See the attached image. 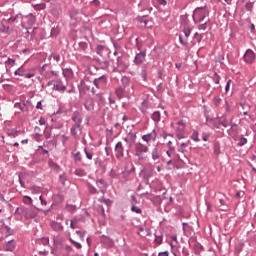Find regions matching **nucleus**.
Returning a JSON list of instances; mask_svg holds the SVG:
<instances>
[{
	"label": "nucleus",
	"instance_id": "nucleus-2",
	"mask_svg": "<svg viewBox=\"0 0 256 256\" xmlns=\"http://www.w3.org/2000/svg\"><path fill=\"white\" fill-rule=\"evenodd\" d=\"M207 15H209V11L206 7L196 8L193 14L194 23H201Z\"/></svg>",
	"mask_w": 256,
	"mask_h": 256
},
{
	"label": "nucleus",
	"instance_id": "nucleus-61",
	"mask_svg": "<svg viewBox=\"0 0 256 256\" xmlns=\"http://www.w3.org/2000/svg\"><path fill=\"white\" fill-rule=\"evenodd\" d=\"M130 139H131L132 143H134L135 139H137V136L135 134H131Z\"/></svg>",
	"mask_w": 256,
	"mask_h": 256
},
{
	"label": "nucleus",
	"instance_id": "nucleus-16",
	"mask_svg": "<svg viewBox=\"0 0 256 256\" xmlns=\"http://www.w3.org/2000/svg\"><path fill=\"white\" fill-rule=\"evenodd\" d=\"M25 211H26V207L25 206H21V207H17L15 210V215H18L17 220L21 221L23 219V215L25 216Z\"/></svg>",
	"mask_w": 256,
	"mask_h": 256
},
{
	"label": "nucleus",
	"instance_id": "nucleus-17",
	"mask_svg": "<svg viewBox=\"0 0 256 256\" xmlns=\"http://www.w3.org/2000/svg\"><path fill=\"white\" fill-rule=\"evenodd\" d=\"M61 203H63V195H61V194H55V195L53 196V203H52V205H53L54 207H59V205H61Z\"/></svg>",
	"mask_w": 256,
	"mask_h": 256
},
{
	"label": "nucleus",
	"instance_id": "nucleus-32",
	"mask_svg": "<svg viewBox=\"0 0 256 256\" xmlns=\"http://www.w3.org/2000/svg\"><path fill=\"white\" fill-rule=\"evenodd\" d=\"M16 61L13 58H8L7 61L5 62V67H9V65L13 66L15 65Z\"/></svg>",
	"mask_w": 256,
	"mask_h": 256
},
{
	"label": "nucleus",
	"instance_id": "nucleus-53",
	"mask_svg": "<svg viewBox=\"0 0 256 256\" xmlns=\"http://www.w3.org/2000/svg\"><path fill=\"white\" fill-rule=\"evenodd\" d=\"M39 199L41 201V205H47V200H45L43 196H40Z\"/></svg>",
	"mask_w": 256,
	"mask_h": 256
},
{
	"label": "nucleus",
	"instance_id": "nucleus-63",
	"mask_svg": "<svg viewBox=\"0 0 256 256\" xmlns=\"http://www.w3.org/2000/svg\"><path fill=\"white\" fill-rule=\"evenodd\" d=\"M39 123L40 125H45V118L41 117Z\"/></svg>",
	"mask_w": 256,
	"mask_h": 256
},
{
	"label": "nucleus",
	"instance_id": "nucleus-41",
	"mask_svg": "<svg viewBox=\"0 0 256 256\" xmlns=\"http://www.w3.org/2000/svg\"><path fill=\"white\" fill-rule=\"evenodd\" d=\"M66 209L67 211L73 212L76 211L77 207H75V205H67Z\"/></svg>",
	"mask_w": 256,
	"mask_h": 256
},
{
	"label": "nucleus",
	"instance_id": "nucleus-21",
	"mask_svg": "<svg viewBox=\"0 0 256 256\" xmlns=\"http://www.w3.org/2000/svg\"><path fill=\"white\" fill-rule=\"evenodd\" d=\"M54 90L55 91H65V86L63 85V82H60V81L56 82L54 84Z\"/></svg>",
	"mask_w": 256,
	"mask_h": 256
},
{
	"label": "nucleus",
	"instance_id": "nucleus-39",
	"mask_svg": "<svg viewBox=\"0 0 256 256\" xmlns=\"http://www.w3.org/2000/svg\"><path fill=\"white\" fill-rule=\"evenodd\" d=\"M155 243L161 245V243H163V236H156Z\"/></svg>",
	"mask_w": 256,
	"mask_h": 256
},
{
	"label": "nucleus",
	"instance_id": "nucleus-26",
	"mask_svg": "<svg viewBox=\"0 0 256 256\" xmlns=\"http://www.w3.org/2000/svg\"><path fill=\"white\" fill-rule=\"evenodd\" d=\"M153 121L159 122L161 121V113L159 111H156L152 114Z\"/></svg>",
	"mask_w": 256,
	"mask_h": 256
},
{
	"label": "nucleus",
	"instance_id": "nucleus-13",
	"mask_svg": "<svg viewBox=\"0 0 256 256\" xmlns=\"http://www.w3.org/2000/svg\"><path fill=\"white\" fill-rule=\"evenodd\" d=\"M0 33H11V28L7 24V20L3 19L0 23Z\"/></svg>",
	"mask_w": 256,
	"mask_h": 256
},
{
	"label": "nucleus",
	"instance_id": "nucleus-18",
	"mask_svg": "<svg viewBox=\"0 0 256 256\" xmlns=\"http://www.w3.org/2000/svg\"><path fill=\"white\" fill-rule=\"evenodd\" d=\"M52 13L54 17H59V15H62L63 9L61 8V4H55L52 8Z\"/></svg>",
	"mask_w": 256,
	"mask_h": 256
},
{
	"label": "nucleus",
	"instance_id": "nucleus-14",
	"mask_svg": "<svg viewBox=\"0 0 256 256\" xmlns=\"http://www.w3.org/2000/svg\"><path fill=\"white\" fill-rule=\"evenodd\" d=\"M38 212L37 210L26 208V211L24 212V217L26 219H35L37 217Z\"/></svg>",
	"mask_w": 256,
	"mask_h": 256
},
{
	"label": "nucleus",
	"instance_id": "nucleus-4",
	"mask_svg": "<svg viewBox=\"0 0 256 256\" xmlns=\"http://www.w3.org/2000/svg\"><path fill=\"white\" fill-rule=\"evenodd\" d=\"M63 219H64L63 214H59L56 217V220L51 222L50 225H51L53 231H57V232L63 231V224H61V221H63Z\"/></svg>",
	"mask_w": 256,
	"mask_h": 256
},
{
	"label": "nucleus",
	"instance_id": "nucleus-42",
	"mask_svg": "<svg viewBox=\"0 0 256 256\" xmlns=\"http://www.w3.org/2000/svg\"><path fill=\"white\" fill-rule=\"evenodd\" d=\"M131 210L134 212V213H138L140 214L141 213V209L137 206H132Z\"/></svg>",
	"mask_w": 256,
	"mask_h": 256
},
{
	"label": "nucleus",
	"instance_id": "nucleus-5",
	"mask_svg": "<svg viewBox=\"0 0 256 256\" xmlns=\"http://www.w3.org/2000/svg\"><path fill=\"white\" fill-rule=\"evenodd\" d=\"M64 243H65V239L63 238V236H55L54 237V247L52 249V253L63 249Z\"/></svg>",
	"mask_w": 256,
	"mask_h": 256
},
{
	"label": "nucleus",
	"instance_id": "nucleus-44",
	"mask_svg": "<svg viewBox=\"0 0 256 256\" xmlns=\"http://www.w3.org/2000/svg\"><path fill=\"white\" fill-rule=\"evenodd\" d=\"M152 201H153L154 203H157V205H160V203H161V198H160L159 196H156V197H154V198L152 199Z\"/></svg>",
	"mask_w": 256,
	"mask_h": 256
},
{
	"label": "nucleus",
	"instance_id": "nucleus-29",
	"mask_svg": "<svg viewBox=\"0 0 256 256\" xmlns=\"http://www.w3.org/2000/svg\"><path fill=\"white\" fill-rule=\"evenodd\" d=\"M186 147H189V144L188 143H181L180 145H179V147H178V151L180 152V153H185V148Z\"/></svg>",
	"mask_w": 256,
	"mask_h": 256
},
{
	"label": "nucleus",
	"instance_id": "nucleus-60",
	"mask_svg": "<svg viewBox=\"0 0 256 256\" xmlns=\"http://www.w3.org/2000/svg\"><path fill=\"white\" fill-rule=\"evenodd\" d=\"M230 85H231V80H228V81H227V84H226V87H225V91H226V92L229 91Z\"/></svg>",
	"mask_w": 256,
	"mask_h": 256
},
{
	"label": "nucleus",
	"instance_id": "nucleus-1",
	"mask_svg": "<svg viewBox=\"0 0 256 256\" xmlns=\"http://www.w3.org/2000/svg\"><path fill=\"white\" fill-rule=\"evenodd\" d=\"M134 149H135V156L138 157L139 161H143V159H145V157H143V154L149 153V146L141 142L135 143Z\"/></svg>",
	"mask_w": 256,
	"mask_h": 256
},
{
	"label": "nucleus",
	"instance_id": "nucleus-3",
	"mask_svg": "<svg viewBox=\"0 0 256 256\" xmlns=\"http://www.w3.org/2000/svg\"><path fill=\"white\" fill-rule=\"evenodd\" d=\"M127 69H129V61L118 57L116 66H114V71H117L118 73H125Z\"/></svg>",
	"mask_w": 256,
	"mask_h": 256
},
{
	"label": "nucleus",
	"instance_id": "nucleus-47",
	"mask_svg": "<svg viewBox=\"0 0 256 256\" xmlns=\"http://www.w3.org/2000/svg\"><path fill=\"white\" fill-rule=\"evenodd\" d=\"M97 184L98 185H101V187H102V191H103V189H105L107 186L105 185V181H103V180H99L98 182H97Z\"/></svg>",
	"mask_w": 256,
	"mask_h": 256
},
{
	"label": "nucleus",
	"instance_id": "nucleus-19",
	"mask_svg": "<svg viewBox=\"0 0 256 256\" xmlns=\"http://www.w3.org/2000/svg\"><path fill=\"white\" fill-rule=\"evenodd\" d=\"M20 134H21V131L17 129H10L7 132L8 137H14V138L19 137Z\"/></svg>",
	"mask_w": 256,
	"mask_h": 256
},
{
	"label": "nucleus",
	"instance_id": "nucleus-52",
	"mask_svg": "<svg viewBox=\"0 0 256 256\" xmlns=\"http://www.w3.org/2000/svg\"><path fill=\"white\" fill-rule=\"evenodd\" d=\"M101 81H105V78H99L98 80L94 81L96 87H99V83H101Z\"/></svg>",
	"mask_w": 256,
	"mask_h": 256
},
{
	"label": "nucleus",
	"instance_id": "nucleus-55",
	"mask_svg": "<svg viewBox=\"0 0 256 256\" xmlns=\"http://www.w3.org/2000/svg\"><path fill=\"white\" fill-rule=\"evenodd\" d=\"M71 227H72V229H75V227H77V220L71 221Z\"/></svg>",
	"mask_w": 256,
	"mask_h": 256
},
{
	"label": "nucleus",
	"instance_id": "nucleus-48",
	"mask_svg": "<svg viewBox=\"0 0 256 256\" xmlns=\"http://www.w3.org/2000/svg\"><path fill=\"white\" fill-rule=\"evenodd\" d=\"M74 159H75V161H81V153H76V154H74Z\"/></svg>",
	"mask_w": 256,
	"mask_h": 256
},
{
	"label": "nucleus",
	"instance_id": "nucleus-57",
	"mask_svg": "<svg viewBox=\"0 0 256 256\" xmlns=\"http://www.w3.org/2000/svg\"><path fill=\"white\" fill-rule=\"evenodd\" d=\"M19 183L23 189H25V182L21 179V176H19Z\"/></svg>",
	"mask_w": 256,
	"mask_h": 256
},
{
	"label": "nucleus",
	"instance_id": "nucleus-20",
	"mask_svg": "<svg viewBox=\"0 0 256 256\" xmlns=\"http://www.w3.org/2000/svg\"><path fill=\"white\" fill-rule=\"evenodd\" d=\"M14 75H18L19 77H25V67L20 66L17 70H15Z\"/></svg>",
	"mask_w": 256,
	"mask_h": 256
},
{
	"label": "nucleus",
	"instance_id": "nucleus-56",
	"mask_svg": "<svg viewBox=\"0 0 256 256\" xmlns=\"http://www.w3.org/2000/svg\"><path fill=\"white\" fill-rule=\"evenodd\" d=\"M36 109H43L42 101H39L36 105Z\"/></svg>",
	"mask_w": 256,
	"mask_h": 256
},
{
	"label": "nucleus",
	"instance_id": "nucleus-51",
	"mask_svg": "<svg viewBox=\"0 0 256 256\" xmlns=\"http://www.w3.org/2000/svg\"><path fill=\"white\" fill-rule=\"evenodd\" d=\"M100 202L101 203H106V205H109L111 203V200L102 198V199H100Z\"/></svg>",
	"mask_w": 256,
	"mask_h": 256
},
{
	"label": "nucleus",
	"instance_id": "nucleus-35",
	"mask_svg": "<svg viewBox=\"0 0 256 256\" xmlns=\"http://www.w3.org/2000/svg\"><path fill=\"white\" fill-rule=\"evenodd\" d=\"M183 33H184L185 37H189V35H191V29L189 28V26H186L184 28Z\"/></svg>",
	"mask_w": 256,
	"mask_h": 256
},
{
	"label": "nucleus",
	"instance_id": "nucleus-34",
	"mask_svg": "<svg viewBox=\"0 0 256 256\" xmlns=\"http://www.w3.org/2000/svg\"><path fill=\"white\" fill-rule=\"evenodd\" d=\"M123 93H125V90H123V88H118L116 90V95H117V97H119V99H121V97H123Z\"/></svg>",
	"mask_w": 256,
	"mask_h": 256
},
{
	"label": "nucleus",
	"instance_id": "nucleus-8",
	"mask_svg": "<svg viewBox=\"0 0 256 256\" xmlns=\"http://www.w3.org/2000/svg\"><path fill=\"white\" fill-rule=\"evenodd\" d=\"M244 60L246 63H253V61H255V52H253L251 49H248L244 54Z\"/></svg>",
	"mask_w": 256,
	"mask_h": 256
},
{
	"label": "nucleus",
	"instance_id": "nucleus-12",
	"mask_svg": "<svg viewBox=\"0 0 256 256\" xmlns=\"http://www.w3.org/2000/svg\"><path fill=\"white\" fill-rule=\"evenodd\" d=\"M151 156L153 161L156 163H159L161 161V152L159 151V148L155 147L152 149Z\"/></svg>",
	"mask_w": 256,
	"mask_h": 256
},
{
	"label": "nucleus",
	"instance_id": "nucleus-15",
	"mask_svg": "<svg viewBox=\"0 0 256 256\" xmlns=\"http://www.w3.org/2000/svg\"><path fill=\"white\" fill-rule=\"evenodd\" d=\"M15 247H17V242L15 240H10L6 242L4 249L5 251L13 252L15 251Z\"/></svg>",
	"mask_w": 256,
	"mask_h": 256
},
{
	"label": "nucleus",
	"instance_id": "nucleus-36",
	"mask_svg": "<svg viewBox=\"0 0 256 256\" xmlns=\"http://www.w3.org/2000/svg\"><path fill=\"white\" fill-rule=\"evenodd\" d=\"M75 174L78 175V177H83L85 175V171L83 169H76Z\"/></svg>",
	"mask_w": 256,
	"mask_h": 256
},
{
	"label": "nucleus",
	"instance_id": "nucleus-23",
	"mask_svg": "<svg viewBox=\"0 0 256 256\" xmlns=\"http://www.w3.org/2000/svg\"><path fill=\"white\" fill-rule=\"evenodd\" d=\"M85 107L88 111H92L93 109V99L89 98L85 102Z\"/></svg>",
	"mask_w": 256,
	"mask_h": 256
},
{
	"label": "nucleus",
	"instance_id": "nucleus-7",
	"mask_svg": "<svg viewBox=\"0 0 256 256\" xmlns=\"http://www.w3.org/2000/svg\"><path fill=\"white\" fill-rule=\"evenodd\" d=\"M18 19L21 20V26L22 27H25V22L23 21V15L22 14H17L16 16L14 17H10L9 19L6 20V23L8 25H13L15 23V21H18Z\"/></svg>",
	"mask_w": 256,
	"mask_h": 256
},
{
	"label": "nucleus",
	"instance_id": "nucleus-9",
	"mask_svg": "<svg viewBox=\"0 0 256 256\" xmlns=\"http://www.w3.org/2000/svg\"><path fill=\"white\" fill-rule=\"evenodd\" d=\"M124 151H125V148L123 147V143L118 142L115 146V153H116L117 159H121V157H123Z\"/></svg>",
	"mask_w": 256,
	"mask_h": 256
},
{
	"label": "nucleus",
	"instance_id": "nucleus-59",
	"mask_svg": "<svg viewBox=\"0 0 256 256\" xmlns=\"http://www.w3.org/2000/svg\"><path fill=\"white\" fill-rule=\"evenodd\" d=\"M159 5H167V0H158Z\"/></svg>",
	"mask_w": 256,
	"mask_h": 256
},
{
	"label": "nucleus",
	"instance_id": "nucleus-49",
	"mask_svg": "<svg viewBox=\"0 0 256 256\" xmlns=\"http://www.w3.org/2000/svg\"><path fill=\"white\" fill-rule=\"evenodd\" d=\"M85 153H86V157H87V159H93V153H91V152H89V151H87V150H85Z\"/></svg>",
	"mask_w": 256,
	"mask_h": 256
},
{
	"label": "nucleus",
	"instance_id": "nucleus-10",
	"mask_svg": "<svg viewBox=\"0 0 256 256\" xmlns=\"http://www.w3.org/2000/svg\"><path fill=\"white\" fill-rule=\"evenodd\" d=\"M145 57H147V54L145 52H140L136 54L134 58L135 65H141L142 63H145Z\"/></svg>",
	"mask_w": 256,
	"mask_h": 256
},
{
	"label": "nucleus",
	"instance_id": "nucleus-25",
	"mask_svg": "<svg viewBox=\"0 0 256 256\" xmlns=\"http://www.w3.org/2000/svg\"><path fill=\"white\" fill-rule=\"evenodd\" d=\"M65 76L67 81H71V79H73V71L71 69H66Z\"/></svg>",
	"mask_w": 256,
	"mask_h": 256
},
{
	"label": "nucleus",
	"instance_id": "nucleus-24",
	"mask_svg": "<svg viewBox=\"0 0 256 256\" xmlns=\"http://www.w3.org/2000/svg\"><path fill=\"white\" fill-rule=\"evenodd\" d=\"M167 155H168V157H172V159H175V157H179L175 153V148H172V147H170L169 150L167 151Z\"/></svg>",
	"mask_w": 256,
	"mask_h": 256
},
{
	"label": "nucleus",
	"instance_id": "nucleus-27",
	"mask_svg": "<svg viewBox=\"0 0 256 256\" xmlns=\"http://www.w3.org/2000/svg\"><path fill=\"white\" fill-rule=\"evenodd\" d=\"M81 131V128L79 125H74V127L71 128V135L75 137L77 135V132Z\"/></svg>",
	"mask_w": 256,
	"mask_h": 256
},
{
	"label": "nucleus",
	"instance_id": "nucleus-62",
	"mask_svg": "<svg viewBox=\"0 0 256 256\" xmlns=\"http://www.w3.org/2000/svg\"><path fill=\"white\" fill-rule=\"evenodd\" d=\"M60 181L62 185H65V177L63 175H60Z\"/></svg>",
	"mask_w": 256,
	"mask_h": 256
},
{
	"label": "nucleus",
	"instance_id": "nucleus-40",
	"mask_svg": "<svg viewBox=\"0 0 256 256\" xmlns=\"http://www.w3.org/2000/svg\"><path fill=\"white\" fill-rule=\"evenodd\" d=\"M193 141H199V132H193L192 137Z\"/></svg>",
	"mask_w": 256,
	"mask_h": 256
},
{
	"label": "nucleus",
	"instance_id": "nucleus-6",
	"mask_svg": "<svg viewBox=\"0 0 256 256\" xmlns=\"http://www.w3.org/2000/svg\"><path fill=\"white\" fill-rule=\"evenodd\" d=\"M176 137L178 139H185V122H183V120H180L178 122V128L176 130Z\"/></svg>",
	"mask_w": 256,
	"mask_h": 256
},
{
	"label": "nucleus",
	"instance_id": "nucleus-22",
	"mask_svg": "<svg viewBox=\"0 0 256 256\" xmlns=\"http://www.w3.org/2000/svg\"><path fill=\"white\" fill-rule=\"evenodd\" d=\"M73 121L76 123L75 125H81V115L79 113H75L72 116Z\"/></svg>",
	"mask_w": 256,
	"mask_h": 256
},
{
	"label": "nucleus",
	"instance_id": "nucleus-45",
	"mask_svg": "<svg viewBox=\"0 0 256 256\" xmlns=\"http://www.w3.org/2000/svg\"><path fill=\"white\" fill-rule=\"evenodd\" d=\"M198 29L201 31H205V29H207V23H204V24H200L199 26H198Z\"/></svg>",
	"mask_w": 256,
	"mask_h": 256
},
{
	"label": "nucleus",
	"instance_id": "nucleus-11",
	"mask_svg": "<svg viewBox=\"0 0 256 256\" xmlns=\"http://www.w3.org/2000/svg\"><path fill=\"white\" fill-rule=\"evenodd\" d=\"M142 139L145 141V143H149L150 141H156L157 132L152 131L149 134H145V135L142 136Z\"/></svg>",
	"mask_w": 256,
	"mask_h": 256
},
{
	"label": "nucleus",
	"instance_id": "nucleus-38",
	"mask_svg": "<svg viewBox=\"0 0 256 256\" xmlns=\"http://www.w3.org/2000/svg\"><path fill=\"white\" fill-rule=\"evenodd\" d=\"M214 153L215 155H219L221 153V148L219 147V144L214 145Z\"/></svg>",
	"mask_w": 256,
	"mask_h": 256
},
{
	"label": "nucleus",
	"instance_id": "nucleus-31",
	"mask_svg": "<svg viewBox=\"0 0 256 256\" xmlns=\"http://www.w3.org/2000/svg\"><path fill=\"white\" fill-rule=\"evenodd\" d=\"M55 120V118H52V121H54ZM55 125H54V127H56V129H63V122H60L59 121V119H56L55 120Z\"/></svg>",
	"mask_w": 256,
	"mask_h": 256
},
{
	"label": "nucleus",
	"instance_id": "nucleus-50",
	"mask_svg": "<svg viewBox=\"0 0 256 256\" xmlns=\"http://www.w3.org/2000/svg\"><path fill=\"white\" fill-rule=\"evenodd\" d=\"M71 242L73 243L76 249H81V243L75 242L73 240H71Z\"/></svg>",
	"mask_w": 256,
	"mask_h": 256
},
{
	"label": "nucleus",
	"instance_id": "nucleus-37",
	"mask_svg": "<svg viewBox=\"0 0 256 256\" xmlns=\"http://www.w3.org/2000/svg\"><path fill=\"white\" fill-rule=\"evenodd\" d=\"M40 242L42 243V245H49V237H42L40 239Z\"/></svg>",
	"mask_w": 256,
	"mask_h": 256
},
{
	"label": "nucleus",
	"instance_id": "nucleus-46",
	"mask_svg": "<svg viewBox=\"0 0 256 256\" xmlns=\"http://www.w3.org/2000/svg\"><path fill=\"white\" fill-rule=\"evenodd\" d=\"M194 37L195 39H197L198 43H201V39H203V36L201 34L196 33Z\"/></svg>",
	"mask_w": 256,
	"mask_h": 256
},
{
	"label": "nucleus",
	"instance_id": "nucleus-54",
	"mask_svg": "<svg viewBox=\"0 0 256 256\" xmlns=\"http://www.w3.org/2000/svg\"><path fill=\"white\" fill-rule=\"evenodd\" d=\"M158 256H169V251L159 252Z\"/></svg>",
	"mask_w": 256,
	"mask_h": 256
},
{
	"label": "nucleus",
	"instance_id": "nucleus-33",
	"mask_svg": "<svg viewBox=\"0 0 256 256\" xmlns=\"http://www.w3.org/2000/svg\"><path fill=\"white\" fill-rule=\"evenodd\" d=\"M23 203H25L26 205H31V203H33V199H31V197L29 196H24Z\"/></svg>",
	"mask_w": 256,
	"mask_h": 256
},
{
	"label": "nucleus",
	"instance_id": "nucleus-58",
	"mask_svg": "<svg viewBox=\"0 0 256 256\" xmlns=\"http://www.w3.org/2000/svg\"><path fill=\"white\" fill-rule=\"evenodd\" d=\"M24 75L27 79H31V77H35V74H33V73H27V74H24Z\"/></svg>",
	"mask_w": 256,
	"mask_h": 256
},
{
	"label": "nucleus",
	"instance_id": "nucleus-28",
	"mask_svg": "<svg viewBox=\"0 0 256 256\" xmlns=\"http://www.w3.org/2000/svg\"><path fill=\"white\" fill-rule=\"evenodd\" d=\"M14 107H15L16 109H20V111H21L22 113H25L26 104H21V103L17 102V103L14 104Z\"/></svg>",
	"mask_w": 256,
	"mask_h": 256
},
{
	"label": "nucleus",
	"instance_id": "nucleus-30",
	"mask_svg": "<svg viewBox=\"0 0 256 256\" xmlns=\"http://www.w3.org/2000/svg\"><path fill=\"white\" fill-rule=\"evenodd\" d=\"M59 33H61V30L59 29V27L52 28V30H51V37H57V35H59Z\"/></svg>",
	"mask_w": 256,
	"mask_h": 256
},
{
	"label": "nucleus",
	"instance_id": "nucleus-64",
	"mask_svg": "<svg viewBox=\"0 0 256 256\" xmlns=\"http://www.w3.org/2000/svg\"><path fill=\"white\" fill-rule=\"evenodd\" d=\"M0 201H4V203H7V200L5 199V196H3V194H0Z\"/></svg>",
	"mask_w": 256,
	"mask_h": 256
},
{
	"label": "nucleus",
	"instance_id": "nucleus-43",
	"mask_svg": "<svg viewBox=\"0 0 256 256\" xmlns=\"http://www.w3.org/2000/svg\"><path fill=\"white\" fill-rule=\"evenodd\" d=\"M246 143H247V138H243V137H242V138L240 139L239 146H240V147H243V145H246Z\"/></svg>",
	"mask_w": 256,
	"mask_h": 256
}]
</instances>
